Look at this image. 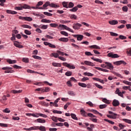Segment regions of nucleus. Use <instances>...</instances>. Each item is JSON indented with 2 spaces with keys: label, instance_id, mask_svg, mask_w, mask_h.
Instances as JSON below:
<instances>
[{
  "label": "nucleus",
  "instance_id": "f257e3e1",
  "mask_svg": "<svg viewBox=\"0 0 131 131\" xmlns=\"http://www.w3.org/2000/svg\"><path fill=\"white\" fill-rule=\"evenodd\" d=\"M80 114L82 115V116H84V117H91V118H97V116L94 115V114L91 113H86L84 110H81L80 111Z\"/></svg>",
  "mask_w": 131,
  "mask_h": 131
},
{
  "label": "nucleus",
  "instance_id": "f03ea898",
  "mask_svg": "<svg viewBox=\"0 0 131 131\" xmlns=\"http://www.w3.org/2000/svg\"><path fill=\"white\" fill-rule=\"evenodd\" d=\"M62 7L66 9H68V8L71 9V8H73V7H74V4L72 2L64 1L62 3Z\"/></svg>",
  "mask_w": 131,
  "mask_h": 131
},
{
  "label": "nucleus",
  "instance_id": "7ed1b4c3",
  "mask_svg": "<svg viewBox=\"0 0 131 131\" xmlns=\"http://www.w3.org/2000/svg\"><path fill=\"white\" fill-rule=\"evenodd\" d=\"M48 6H49L50 7H51V8H60V6L57 5V4H55L54 3H51L50 4V2H46L43 5V8H44V9H46V8H47V7H48Z\"/></svg>",
  "mask_w": 131,
  "mask_h": 131
},
{
  "label": "nucleus",
  "instance_id": "20e7f679",
  "mask_svg": "<svg viewBox=\"0 0 131 131\" xmlns=\"http://www.w3.org/2000/svg\"><path fill=\"white\" fill-rule=\"evenodd\" d=\"M12 69H13L12 68L9 67L2 68L3 70H6L4 72V73H13V72H14V71L12 70Z\"/></svg>",
  "mask_w": 131,
  "mask_h": 131
},
{
  "label": "nucleus",
  "instance_id": "39448f33",
  "mask_svg": "<svg viewBox=\"0 0 131 131\" xmlns=\"http://www.w3.org/2000/svg\"><path fill=\"white\" fill-rule=\"evenodd\" d=\"M62 65L67 67L69 69H75V67L72 65V64L68 63L67 62H63Z\"/></svg>",
  "mask_w": 131,
  "mask_h": 131
},
{
  "label": "nucleus",
  "instance_id": "423d86ee",
  "mask_svg": "<svg viewBox=\"0 0 131 131\" xmlns=\"http://www.w3.org/2000/svg\"><path fill=\"white\" fill-rule=\"evenodd\" d=\"M59 27H61L62 28H64L66 29V30H68V31H70V32H72V33H74V31L72 30L70 28L67 27V26H65V25H59Z\"/></svg>",
  "mask_w": 131,
  "mask_h": 131
},
{
  "label": "nucleus",
  "instance_id": "0eeeda50",
  "mask_svg": "<svg viewBox=\"0 0 131 131\" xmlns=\"http://www.w3.org/2000/svg\"><path fill=\"white\" fill-rule=\"evenodd\" d=\"M82 25L78 23H74L73 26V29H75V30H78L80 29V27H81Z\"/></svg>",
  "mask_w": 131,
  "mask_h": 131
},
{
  "label": "nucleus",
  "instance_id": "6e6552de",
  "mask_svg": "<svg viewBox=\"0 0 131 131\" xmlns=\"http://www.w3.org/2000/svg\"><path fill=\"white\" fill-rule=\"evenodd\" d=\"M107 57L113 58H119V55L117 54H114L113 52H110L107 54Z\"/></svg>",
  "mask_w": 131,
  "mask_h": 131
},
{
  "label": "nucleus",
  "instance_id": "1a4fd4ad",
  "mask_svg": "<svg viewBox=\"0 0 131 131\" xmlns=\"http://www.w3.org/2000/svg\"><path fill=\"white\" fill-rule=\"evenodd\" d=\"M19 19H20V20H24L25 21H28L29 22L32 21V18L28 16H19Z\"/></svg>",
  "mask_w": 131,
  "mask_h": 131
},
{
  "label": "nucleus",
  "instance_id": "9d476101",
  "mask_svg": "<svg viewBox=\"0 0 131 131\" xmlns=\"http://www.w3.org/2000/svg\"><path fill=\"white\" fill-rule=\"evenodd\" d=\"M105 64H106V69H110V70H113L114 67H113L112 63L105 62Z\"/></svg>",
  "mask_w": 131,
  "mask_h": 131
},
{
  "label": "nucleus",
  "instance_id": "9b49d317",
  "mask_svg": "<svg viewBox=\"0 0 131 131\" xmlns=\"http://www.w3.org/2000/svg\"><path fill=\"white\" fill-rule=\"evenodd\" d=\"M114 64L115 65H117V66L121 65V64H123V65H126V62H125L123 60H120V61L114 62Z\"/></svg>",
  "mask_w": 131,
  "mask_h": 131
},
{
  "label": "nucleus",
  "instance_id": "f8f14e48",
  "mask_svg": "<svg viewBox=\"0 0 131 131\" xmlns=\"http://www.w3.org/2000/svg\"><path fill=\"white\" fill-rule=\"evenodd\" d=\"M73 36L77 38V40H82L83 39V35H73Z\"/></svg>",
  "mask_w": 131,
  "mask_h": 131
},
{
  "label": "nucleus",
  "instance_id": "ddd939ff",
  "mask_svg": "<svg viewBox=\"0 0 131 131\" xmlns=\"http://www.w3.org/2000/svg\"><path fill=\"white\" fill-rule=\"evenodd\" d=\"M27 71L28 73H32V74L35 73V74H40V75H42L43 76H45V75L42 73H38V72H35L34 71H32L30 69L27 70Z\"/></svg>",
  "mask_w": 131,
  "mask_h": 131
},
{
  "label": "nucleus",
  "instance_id": "4468645a",
  "mask_svg": "<svg viewBox=\"0 0 131 131\" xmlns=\"http://www.w3.org/2000/svg\"><path fill=\"white\" fill-rule=\"evenodd\" d=\"M113 106L114 107H117V106H119V101L116 99H114L113 101Z\"/></svg>",
  "mask_w": 131,
  "mask_h": 131
},
{
  "label": "nucleus",
  "instance_id": "2eb2a0df",
  "mask_svg": "<svg viewBox=\"0 0 131 131\" xmlns=\"http://www.w3.org/2000/svg\"><path fill=\"white\" fill-rule=\"evenodd\" d=\"M95 69H97V70H99V71H103V72H108L109 70L105 69H102L101 68H99V67H95Z\"/></svg>",
  "mask_w": 131,
  "mask_h": 131
},
{
  "label": "nucleus",
  "instance_id": "dca6fc26",
  "mask_svg": "<svg viewBox=\"0 0 131 131\" xmlns=\"http://www.w3.org/2000/svg\"><path fill=\"white\" fill-rule=\"evenodd\" d=\"M84 64H85V65H88V66H92V67L95 66V64H94V63L91 61H84Z\"/></svg>",
  "mask_w": 131,
  "mask_h": 131
},
{
  "label": "nucleus",
  "instance_id": "f3484780",
  "mask_svg": "<svg viewBox=\"0 0 131 131\" xmlns=\"http://www.w3.org/2000/svg\"><path fill=\"white\" fill-rule=\"evenodd\" d=\"M6 13H7V14H11L12 15H16L17 14V12L10 10H7Z\"/></svg>",
  "mask_w": 131,
  "mask_h": 131
},
{
  "label": "nucleus",
  "instance_id": "a211bd4d",
  "mask_svg": "<svg viewBox=\"0 0 131 131\" xmlns=\"http://www.w3.org/2000/svg\"><path fill=\"white\" fill-rule=\"evenodd\" d=\"M109 114H112V117L113 119H116V117L117 116V114H115L111 111L108 112Z\"/></svg>",
  "mask_w": 131,
  "mask_h": 131
},
{
  "label": "nucleus",
  "instance_id": "6ab92c4d",
  "mask_svg": "<svg viewBox=\"0 0 131 131\" xmlns=\"http://www.w3.org/2000/svg\"><path fill=\"white\" fill-rule=\"evenodd\" d=\"M17 41H15V42L14 43V46L16 47V48H19V49H22L24 48L23 46L19 44V43Z\"/></svg>",
  "mask_w": 131,
  "mask_h": 131
},
{
  "label": "nucleus",
  "instance_id": "aec40b11",
  "mask_svg": "<svg viewBox=\"0 0 131 131\" xmlns=\"http://www.w3.org/2000/svg\"><path fill=\"white\" fill-rule=\"evenodd\" d=\"M7 62L9 64H16V63H17V61L15 60H12L11 59H8Z\"/></svg>",
  "mask_w": 131,
  "mask_h": 131
},
{
  "label": "nucleus",
  "instance_id": "412c9836",
  "mask_svg": "<svg viewBox=\"0 0 131 131\" xmlns=\"http://www.w3.org/2000/svg\"><path fill=\"white\" fill-rule=\"evenodd\" d=\"M39 104L40 105H41V106H45L46 107H49V103H47L45 101H40L39 102Z\"/></svg>",
  "mask_w": 131,
  "mask_h": 131
},
{
  "label": "nucleus",
  "instance_id": "4be33fe9",
  "mask_svg": "<svg viewBox=\"0 0 131 131\" xmlns=\"http://www.w3.org/2000/svg\"><path fill=\"white\" fill-rule=\"evenodd\" d=\"M6 101H7V97H6V96H4L2 97V99L1 100V103H2V104H4V105H6Z\"/></svg>",
  "mask_w": 131,
  "mask_h": 131
},
{
  "label": "nucleus",
  "instance_id": "5701e85b",
  "mask_svg": "<svg viewBox=\"0 0 131 131\" xmlns=\"http://www.w3.org/2000/svg\"><path fill=\"white\" fill-rule=\"evenodd\" d=\"M59 40L60 41H63V42H67L69 40V39H68V38L62 37L59 38Z\"/></svg>",
  "mask_w": 131,
  "mask_h": 131
},
{
  "label": "nucleus",
  "instance_id": "b1692460",
  "mask_svg": "<svg viewBox=\"0 0 131 131\" xmlns=\"http://www.w3.org/2000/svg\"><path fill=\"white\" fill-rule=\"evenodd\" d=\"M39 123H46V120L43 119L39 118L36 120Z\"/></svg>",
  "mask_w": 131,
  "mask_h": 131
},
{
  "label": "nucleus",
  "instance_id": "393cba45",
  "mask_svg": "<svg viewBox=\"0 0 131 131\" xmlns=\"http://www.w3.org/2000/svg\"><path fill=\"white\" fill-rule=\"evenodd\" d=\"M109 24H111V25H116V24H118V21L117 20H113L110 21Z\"/></svg>",
  "mask_w": 131,
  "mask_h": 131
},
{
  "label": "nucleus",
  "instance_id": "a878e982",
  "mask_svg": "<svg viewBox=\"0 0 131 131\" xmlns=\"http://www.w3.org/2000/svg\"><path fill=\"white\" fill-rule=\"evenodd\" d=\"M68 94L70 96H72L73 97H74V96H76V94H75V92H74L73 91H68Z\"/></svg>",
  "mask_w": 131,
  "mask_h": 131
},
{
  "label": "nucleus",
  "instance_id": "bb28decb",
  "mask_svg": "<svg viewBox=\"0 0 131 131\" xmlns=\"http://www.w3.org/2000/svg\"><path fill=\"white\" fill-rule=\"evenodd\" d=\"M91 49H96V50H101V48L97 45H92L90 46Z\"/></svg>",
  "mask_w": 131,
  "mask_h": 131
},
{
  "label": "nucleus",
  "instance_id": "cd10ccee",
  "mask_svg": "<svg viewBox=\"0 0 131 131\" xmlns=\"http://www.w3.org/2000/svg\"><path fill=\"white\" fill-rule=\"evenodd\" d=\"M21 6L23 7V9H30V6L29 5H28L27 4H23Z\"/></svg>",
  "mask_w": 131,
  "mask_h": 131
},
{
  "label": "nucleus",
  "instance_id": "c85d7f7f",
  "mask_svg": "<svg viewBox=\"0 0 131 131\" xmlns=\"http://www.w3.org/2000/svg\"><path fill=\"white\" fill-rule=\"evenodd\" d=\"M41 22L42 23H51L52 22V20L47 19H41Z\"/></svg>",
  "mask_w": 131,
  "mask_h": 131
},
{
  "label": "nucleus",
  "instance_id": "c756f323",
  "mask_svg": "<svg viewBox=\"0 0 131 131\" xmlns=\"http://www.w3.org/2000/svg\"><path fill=\"white\" fill-rule=\"evenodd\" d=\"M11 93L13 94H20V93H22V90H19L18 91L17 90H12Z\"/></svg>",
  "mask_w": 131,
  "mask_h": 131
},
{
  "label": "nucleus",
  "instance_id": "7c9ffc66",
  "mask_svg": "<svg viewBox=\"0 0 131 131\" xmlns=\"http://www.w3.org/2000/svg\"><path fill=\"white\" fill-rule=\"evenodd\" d=\"M52 65L54 67H61V63L57 62H53Z\"/></svg>",
  "mask_w": 131,
  "mask_h": 131
},
{
  "label": "nucleus",
  "instance_id": "2f4dec72",
  "mask_svg": "<svg viewBox=\"0 0 131 131\" xmlns=\"http://www.w3.org/2000/svg\"><path fill=\"white\" fill-rule=\"evenodd\" d=\"M52 57H54V58H59V53H52L51 55Z\"/></svg>",
  "mask_w": 131,
  "mask_h": 131
},
{
  "label": "nucleus",
  "instance_id": "473e14b6",
  "mask_svg": "<svg viewBox=\"0 0 131 131\" xmlns=\"http://www.w3.org/2000/svg\"><path fill=\"white\" fill-rule=\"evenodd\" d=\"M37 129H39V130L41 131H46V127L43 126H40V127L38 126Z\"/></svg>",
  "mask_w": 131,
  "mask_h": 131
},
{
  "label": "nucleus",
  "instance_id": "72a5a7b5",
  "mask_svg": "<svg viewBox=\"0 0 131 131\" xmlns=\"http://www.w3.org/2000/svg\"><path fill=\"white\" fill-rule=\"evenodd\" d=\"M71 116L73 119H74L75 120H78V118L76 117V115L74 114H71Z\"/></svg>",
  "mask_w": 131,
  "mask_h": 131
},
{
  "label": "nucleus",
  "instance_id": "f704fd0d",
  "mask_svg": "<svg viewBox=\"0 0 131 131\" xmlns=\"http://www.w3.org/2000/svg\"><path fill=\"white\" fill-rule=\"evenodd\" d=\"M90 120H91V121H92V122H95V123H97V122H98V119L97 118L91 117V118H90Z\"/></svg>",
  "mask_w": 131,
  "mask_h": 131
},
{
  "label": "nucleus",
  "instance_id": "c9c22d12",
  "mask_svg": "<svg viewBox=\"0 0 131 131\" xmlns=\"http://www.w3.org/2000/svg\"><path fill=\"white\" fill-rule=\"evenodd\" d=\"M78 85H79V86H81L82 88H86V84L84 83L79 82Z\"/></svg>",
  "mask_w": 131,
  "mask_h": 131
},
{
  "label": "nucleus",
  "instance_id": "e433bc0d",
  "mask_svg": "<svg viewBox=\"0 0 131 131\" xmlns=\"http://www.w3.org/2000/svg\"><path fill=\"white\" fill-rule=\"evenodd\" d=\"M123 121L126 122V123H128L129 124H131V120L127 119H123Z\"/></svg>",
  "mask_w": 131,
  "mask_h": 131
},
{
  "label": "nucleus",
  "instance_id": "4c0bfd02",
  "mask_svg": "<svg viewBox=\"0 0 131 131\" xmlns=\"http://www.w3.org/2000/svg\"><path fill=\"white\" fill-rule=\"evenodd\" d=\"M23 28H29V29H31V26L28 25H23L21 26Z\"/></svg>",
  "mask_w": 131,
  "mask_h": 131
},
{
  "label": "nucleus",
  "instance_id": "58836bf2",
  "mask_svg": "<svg viewBox=\"0 0 131 131\" xmlns=\"http://www.w3.org/2000/svg\"><path fill=\"white\" fill-rule=\"evenodd\" d=\"M37 115H38L39 116H41V117H43L44 118H47L48 117V116L47 115H45L43 114H36Z\"/></svg>",
  "mask_w": 131,
  "mask_h": 131
},
{
  "label": "nucleus",
  "instance_id": "ea45409f",
  "mask_svg": "<svg viewBox=\"0 0 131 131\" xmlns=\"http://www.w3.org/2000/svg\"><path fill=\"white\" fill-rule=\"evenodd\" d=\"M51 119L53 120V121H54V122H58V117L53 116L51 118Z\"/></svg>",
  "mask_w": 131,
  "mask_h": 131
},
{
  "label": "nucleus",
  "instance_id": "a19ab883",
  "mask_svg": "<svg viewBox=\"0 0 131 131\" xmlns=\"http://www.w3.org/2000/svg\"><path fill=\"white\" fill-rule=\"evenodd\" d=\"M77 10H78V8H77V7H73L72 9H70V12H76L77 11Z\"/></svg>",
  "mask_w": 131,
  "mask_h": 131
},
{
  "label": "nucleus",
  "instance_id": "79ce46f5",
  "mask_svg": "<svg viewBox=\"0 0 131 131\" xmlns=\"http://www.w3.org/2000/svg\"><path fill=\"white\" fill-rule=\"evenodd\" d=\"M38 127V126L31 127L28 128V130H33L37 129Z\"/></svg>",
  "mask_w": 131,
  "mask_h": 131
},
{
  "label": "nucleus",
  "instance_id": "37998d69",
  "mask_svg": "<svg viewBox=\"0 0 131 131\" xmlns=\"http://www.w3.org/2000/svg\"><path fill=\"white\" fill-rule=\"evenodd\" d=\"M95 86H96V88H98V89H99L100 90H102V89H103V86L98 83H95Z\"/></svg>",
  "mask_w": 131,
  "mask_h": 131
},
{
  "label": "nucleus",
  "instance_id": "c03bdc74",
  "mask_svg": "<svg viewBox=\"0 0 131 131\" xmlns=\"http://www.w3.org/2000/svg\"><path fill=\"white\" fill-rule=\"evenodd\" d=\"M113 74L116 75V76H118V77H120V78H122V76L120 74L116 73L115 72H113Z\"/></svg>",
  "mask_w": 131,
  "mask_h": 131
},
{
  "label": "nucleus",
  "instance_id": "a18cd8bd",
  "mask_svg": "<svg viewBox=\"0 0 131 131\" xmlns=\"http://www.w3.org/2000/svg\"><path fill=\"white\" fill-rule=\"evenodd\" d=\"M24 32L25 34H27V35H31V32L28 31V30H25Z\"/></svg>",
  "mask_w": 131,
  "mask_h": 131
},
{
  "label": "nucleus",
  "instance_id": "49530a36",
  "mask_svg": "<svg viewBox=\"0 0 131 131\" xmlns=\"http://www.w3.org/2000/svg\"><path fill=\"white\" fill-rule=\"evenodd\" d=\"M104 121H106V122H108V123H110L111 124H114V122L110 121L107 119H104Z\"/></svg>",
  "mask_w": 131,
  "mask_h": 131
},
{
  "label": "nucleus",
  "instance_id": "de8ad7c7",
  "mask_svg": "<svg viewBox=\"0 0 131 131\" xmlns=\"http://www.w3.org/2000/svg\"><path fill=\"white\" fill-rule=\"evenodd\" d=\"M126 54H127V55L130 57V56H131V48H129V49H127Z\"/></svg>",
  "mask_w": 131,
  "mask_h": 131
},
{
  "label": "nucleus",
  "instance_id": "09e8293b",
  "mask_svg": "<svg viewBox=\"0 0 131 131\" xmlns=\"http://www.w3.org/2000/svg\"><path fill=\"white\" fill-rule=\"evenodd\" d=\"M65 75L67 76H71V75H72V72L71 71H68L65 73Z\"/></svg>",
  "mask_w": 131,
  "mask_h": 131
},
{
  "label": "nucleus",
  "instance_id": "8fccbe9b",
  "mask_svg": "<svg viewBox=\"0 0 131 131\" xmlns=\"http://www.w3.org/2000/svg\"><path fill=\"white\" fill-rule=\"evenodd\" d=\"M22 61L23 62H25V63H28L29 62V59L27 58H23Z\"/></svg>",
  "mask_w": 131,
  "mask_h": 131
},
{
  "label": "nucleus",
  "instance_id": "3c124183",
  "mask_svg": "<svg viewBox=\"0 0 131 131\" xmlns=\"http://www.w3.org/2000/svg\"><path fill=\"white\" fill-rule=\"evenodd\" d=\"M102 102H103L104 103H105L106 104H110V102L109 101V100H108L106 98H103L102 99Z\"/></svg>",
  "mask_w": 131,
  "mask_h": 131
},
{
  "label": "nucleus",
  "instance_id": "603ef678",
  "mask_svg": "<svg viewBox=\"0 0 131 131\" xmlns=\"http://www.w3.org/2000/svg\"><path fill=\"white\" fill-rule=\"evenodd\" d=\"M60 33L61 34H62V35H64L65 36H68L69 35L68 33L66 32V31H61Z\"/></svg>",
  "mask_w": 131,
  "mask_h": 131
},
{
  "label": "nucleus",
  "instance_id": "864d4df0",
  "mask_svg": "<svg viewBox=\"0 0 131 131\" xmlns=\"http://www.w3.org/2000/svg\"><path fill=\"white\" fill-rule=\"evenodd\" d=\"M71 104V103H70V102H68V103H67L64 105V107H63L64 110H66V109H67V108H68V106H69V105H70Z\"/></svg>",
  "mask_w": 131,
  "mask_h": 131
},
{
  "label": "nucleus",
  "instance_id": "5fc2aeb1",
  "mask_svg": "<svg viewBox=\"0 0 131 131\" xmlns=\"http://www.w3.org/2000/svg\"><path fill=\"white\" fill-rule=\"evenodd\" d=\"M43 14H44V15H46V16H49L50 17L53 16V14L52 13H49L48 12H44Z\"/></svg>",
  "mask_w": 131,
  "mask_h": 131
},
{
  "label": "nucleus",
  "instance_id": "6e6d98bb",
  "mask_svg": "<svg viewBox=\"0 0 131 131\" xmlns=\"http://www.w3.org/2000/svg\"><path fill=\"white\" fill-rule=\"evenodd\" d=\"M70 18L71 19H74L75 20H76V19H77V16L75 15V14H72Z\"/></svg>",
  "mask_w": 131,
  "mask_h": 131
},
{
  "label": "nucleus",
  "instance_id": "4d7b16f0",
  "mask_svg": "<svg viewBox=\"0 0 131 131\" xmlns=\"http://www.w3.org/2000/svg\"><path fill=\"white\" fill-rule=\"evenodd\" d=\"M32 57L34 58V59H37V60H41V57L37 56V55H33Z\"/></svg>",
  "mask_w": 131,
  "mask_h": 131
},
{
  "label": "nucleus",
  "instance_id": "13d9d810",
  "mask_svg": "<svg viewBox=\"0 0 131 131\" xmlns=\"http://www.w3.org/2000/svg\"><path fill=\"white\" fill-rule=\"evenodd\" d=\"M71 45L72 47H74L75 49H77V50H79V46L78 45H76V44L72 43Z\"/></svg>",
  "mask_w": 131,
  "mask_h": 131
},
{
  "label": "nucleus",
  "instance_id": "bf43d9fd",
  "mask_svg": "<svg viewBox=\"0 0 131 131\" xmlns=\"http://www.w3.org/2000/svg\"><path fill=\"white\" fill-rule=\"evenodd\" d=\"M57 53L58 54H59V55H60V56H64V55H65V53H64V52H61V51L58 50V51H57Z\"/></svg>",
  "mask_w": 131,
  "mask_h": 131
},
{
  "label": "nucleus",
  "instance_id": "052dcab7",
  "mask_svg": "<svg viewBox=\"0 0 131 131\" xmlns=\"http://www.w3.org/2000/svg\"><path fill=\"white\" fill-rule=\"evenodd\" d=\"M110 33L112 36H118V34H117L116 33L111 32Z\"/></svg>",
  "mask_w": 131,
  "mask_h": 131
},
{
  "label": "nucleus",
  "instance_id": "680f3d73",
  "mask_svg": "<svg viewBox=\"0 0 131 131\" xmlns=\"http://www.w3.org/2000/svg\"><path fill=\"white\" fill-rule=\"evenodd\" d=\"M107 107V105L106 104H101L99 105L100 109H104V108H106Z\"/></svg>",
  "mask_w": 131,
  "mask_h": 131
},
{
  "label": "nucleus",
  "instance_id": "e2e57ef3",
  "mask_svg": "<svg viewBox=\"0 0 131 131\" xmlns=\"http://www.w3.org/2000/svg\"><path fill=\"white\" fill-rule=\"evenodd\" d=\"M15 10H18L19 11H22L23 10V8L22 7V5H20V7H16Z\"/></svg>",
  "mask_w": 131,
  "mask_h": 131
},
{
  "label": "nucleus",
  "instance_id": "0e129e2a",
  "mask_svg": "<svg viewBox=\"0 0 131 131\" xmlns=\"http://www.w3.org/2000/svg\"><path fill=\"white\" fill-rule=\"evenodd\" d=\"M119 38H120V39H126V37L122 35H120L119 36Z\"/></svg>",
  "mask_w": 131,
  "mask_h": 131
},
{
  "label": "nucleus",
  "instance_id": "69168bd1",
  "mask_svg": "<svg viewBox=\"0 0 131 131\" xmlns=\"http://www.w3.org/2000/svg\"><path fill=\"white\" fill-rule=\"evenodd\" d=\"M128 10V8H127L126 6H124L122 7V10L123 11V12H127Z\"/></svg>",
  "mask_w": 131,
  "mask_h": 131
},
{
  "label": "nucleus",
  "instance_id": "338daca9",
  "mask_svg": "<svg viewBox=\"0 0 131 131\" xmlns=\"http://www.w3.org/2000/svg\"><path fill=\"white\" fill-rule=\"evenodd\" d=\"M90 112H93L94 114H98L99 113V112H98L97 110L93 109L90 111Z\"/></svg>",
  "mask_w": 131,
  "mask_h": 131
},
{
  "label": "nucleus",
  "instance_id": "774afa93",
  "mask_svg": "<svg viewBox=\"0 0 131 131\" xmlns=\"http://www.w3.org/2000/svg\"><path fill=\"white\" fill-rule=\"evenodd\" d=\"M50 26H51V27H57L58 24H50Z\"/></svg>",
  "mask_w": 131,
  "mask_h": 131
}]
</instances>
